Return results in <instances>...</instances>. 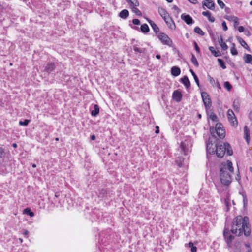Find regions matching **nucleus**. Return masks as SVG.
Here are the masks:
<instances>
[{
	"label": "nucleus",
	"mask_w": 252,
	"mask_h": 252,
	"mask_svg": "<svg viewBox=\"0 0 252 252\" xmlns=\"http://www.w3.org/2000/svg\"><path fill=\"white\" fill-rule=\"evenodd\" d=\"M231 232L236 236H240L243 233L248 237L250 235L251 230L247 217L238 216L233 220Z\"/></svg>",
	"instance_id": "obj_1"
},
{
	"label": "nucleus",
	"mask_w": 252,
	"mask_h": 252,
	"mask_svg": "<svg viewBox=\"0 0 252 252\" xmlns=\"http://www.w3.org/2000/svg\"><path fill=\"white\" fill-rule=\"evenodd\" d=\"M232 163L229 160L222 162L220 166V176L222 184L228 186L232 181L230 173L233 172Z\"/></svg>",
	"instance_id": "obj_2"
},
{
	"label": "nucleus",
	"mask_w": 252,
	"mask_h": 252,
	"mask_svg": "<svg viewBox=\"0 0 252 252\" xmlns=\"http://www.w3.org/2000/svg\"><path fill=\"white\" fill-rule=\"evenodd\" d=\"M215 147L216 155L219 158H222L225 152L228 156H231L233 154V151L228 143L226 142L220 145L217 144Z\"/></svg>",
	"instance_id": "obj_3"
},
{
	"label": "nucleus",
	"mask_w": 252,
	"mask_h": 252,
	"mask_svg": "<svg viewBox=\"0 0 252 252\" xmlns=\"http://www.w3.org/2000/svg\"><path fill=\"white\" fill-rule=\"evenodd\" d=\"M223 237L228 248H231L232 246V241L234 237L230 234L229 228L225 227L223 230Z\"/></svg>",
	"instance_id": "obj_4"
},
{
	"label": "nucleus",
	"mask_w": 252,
	"mask_h": 252,
	"mask_svg": "<svg viewBox=\"0 0 252 252\" xmlns=\"http://www.w3.org/2000/svg\"><path fill=\"white\" fill-rule=\"evenodd\" d=\"M192 146L191 140L188 138L184 141H182L180 144V148L184 152V155H186L190 151Z\"/></svg>",
	"instance_id": "obj_5"
},
{
	"label": "nucleus",
	"mask_w": 252,
	"mask_h": 252,
	"mask_svg": "<svg viewBox=\"0 0 252 252\" xmlns=\"http://www.w3.org/2000/svg\"><path fill=\"white\" fill-rule=\"evenodd\" d=\"M158 38L162 43L164 45H166L171 47L172 45V41L166 34L163 32H160L158 35Z\"/></svg>",
	"instance_id": "obj_6"
},
{
	"label": "nucleus",
	"mask_w": 252,
	"mask_h": 252,
	"mask_svg": "<svg viewBox=\"0 0 252 252\" xmlns=\"http://www.w3.org/2000/svg\"><path fill=\"white\" fill-rule=\"evenodd\" d=\"M201 97L206 109H209L211 107V101L209 95L206 92H202L201 94Z\"/></svg>",
	"instance_id": "obj_7"
},
{
	"label": "nucleus",
	"mask_w": 252,
	"mask_h": 252,
	"mask_svg": "<svg viewBox=\"0 0 252 252\" xmlns=\"http://www.w3.org/2000/svg\"><path fill=\"white\" fill-rule=\"evenodd\" d=\"M227 117L231 125L233 126H237L238 123L236 118L233 111L231 109H229L227 112Z\"/></svg>",
	"instance_id": "obj_8"
},
{
	"label": "nucleus",
	"mask_w": 252,
	"mask_h": 252,
	"mask_svg": "<svg viewBox=\"0 0 252 252\" xmlns=\"http://www.w3.org/2000/svg\"><path fill=\"white\" fill-rule=\"evenodd\" d=\"M221 124L217 123L216 127H217V134L221 139H223L225 137V131L221 127Z\"/></svg>",
	"instance_id": "obj_9"
},
{
	"label": "nucleus",
	"mask_w": 252,
	"mask_h": 252,
	"mask_svg": "<svg viewBox=\"0 0 252 252\" xmlns=\"http://www.w3.org/2000/svg\"><path fill=\"white\" fill-rule=\"evenodd\" d=\"M181 18L188 25H192L194 23L193 20L189 15L182 14L181 16Z\"/></svg>",
	"instance_id": "obj_10"
},
{
	"label": "nucleus",
	"mask_w": 252,
	"mask_h": 252,
	"mask_svg": "<svg viewBox=\"0 0 252 252\" xmlns=\"http://www.w3.org/2000/svg\"><path fill=\"white\" fill-rule=\"evenodd\" d=\"M203 8L205 9V6L210 10H213L215 8V3L212 0H205L202 2Z\"/></svg>",
	"instance_id": "obj_11"
},
{
	"label": "nucleus",
	"mask_w": 252,
	"mask_h": 252,
	"mask_svg": "<svg viewBox=\"0 0 252 252\" xmlns=\"http://www.w3.org/2000/svg\"><path fill=\"white\" fill-rule=\"evenodd\" d=\"M164 21L166 23L167 26L171 30H174L175 29V25L173 20L170 17H166L164 19Z\"/></svg>",
	"instance_id": "obj_12"
},
{
	"label": "nucleus",
	"mask_w": 252,
	"mask_h": 252,
	"mask_svg": "<svg viewBox=\"0 0 252 252\" xmlns=\"http://www.w3.org/2000/svg\"><path fill=\"white\" fill-rule=\"evenodd\" d=\"M173 99L176 102H179L182 97V94L178 91H175L172 94Z\"/></svg>",
	"instance_id": "obj_13"
},
{
	"label": "nucleus",
	"mask_w": 252,
	"mask_h": 252,
	"mask_svg": "<svg viewBox=\"0 0 252 252\" xmlns=\"http://www.w3.org/2000/svg\"><path fill=\"white\" fill-rule=\"evenodd\" d=\"M55 65L54 63H50L46 64L45 66L44 71L47 72L48 73L54 71L55 69Z\"/></svg>",
	"instance_id": "obj_14"
},
{
	"label": "nucleus",
	"mask_w": 252,
	"mask_h": 252,
	"mask_svg": "<svg viewBox=\"0 0 252 252\" xmlns=\"http://www.w3.org/2000/svg\"><path fill=\"white\" fill-rule=\"evenodd\" d=\"M213 146L212 143H210L209 140L208 142L206 143V150L207 153L210 154H214L216 153V150H214V148H212L211 147Z\"/></svg>",
	"instance_id": "obj_15"
},
{
	"label": "nucleus",
	"mask_w": 252,
	"mask_h": 252,
	"mask_svg": "<svg viewBox=\"0 0 252 252\" xmlns=\"http://www.w3.org/2000/svg\"><path fill=\"white\" fill-rule=\"evenodd\" d=\"M146 20L148 21V22L149 23V24L151 25V26L152 27L154 31L156 33L158 32L159 31V28L158 27V26L154 22H153L151 20H150L148 18H146Z\"/></svg>",
	"instance_id": "obj_16"
},
{
	"label": "nucleus",
	"mask_w": 252,
	"mask_h": 252,
	"mask_svg": "<svg viewBox=\"0 0 252 252\" xmlns=\"http://www.w3.org/2000/svg\"><path fill=\"white\" fill-rule=\"evenodd\" d=\"M158 13L159 15L163 18V19L169 16V15L167 12L166 10L162 7H160L158 8Z\"/></svg>",
	"instance_id": "obj_17"
},
{
	"label": "nucleus",
	"mask_w": 252,
	"mask_h": 252,
	"mask_svg": "<svg viewBox=\"0 0 252 252\" xmlns=\"http://www.w3.org/2000/svg\"><path fill=\"white\" fill-rule=\"evenodd\" d=\"M218 41L220 45L221 46L222 50L225 51L228 49V46L225 42H223V37L222 36H220V38H219Z\"/></svg>",
	"instance_id": "obj_18"
},
{
	"label": "nucleus",
	"mask_w": 252,
	"mask_h": 252,
	"mask_svg": "<svg viewBox=\"0 0 252 252\" xmlns=\"http://www.w3.org/2000/svg\"><path fill=\"white\" fill-rule=\"evenodd\" d=\"M171 74L174 76H178L181 73V70L179 67L173 66L171 68Z\"/></svg>",
	"instance_id": "obj_19"
},
{
	"label": "nucleus",
	"mask_w": 252,
	"mask_h": 252,
	"mask_svg": "<svg viewBox=\"0 0 252 252\" xmlns=\"http://www.w3.org/2000/svg\"><path fill=\"white\" fill-rule=\"evenodd\" d=\"M202 15L204 16L207 17L209 21L211 22H214L215 21V18L211 16V13L210 11H203L202 12Z\"/></svg>",
	"instance_id": "obj_20"
},
{
	"label": "nucleus",
	"mask_w": 252,
	"mask_h": 252,
	"mask_svg": "<svg viewBox=\"0 0 252 252\" xmlns=\"http://www.w3.org/2000/svg\"><path fill=\"white\" fill-rule=\"evenodd\" d=\"M128 2L130 8L134 7H138L139 3L137 0H126Z\"/></svg>",
	"instance_id": "obj_21"
},
{
	"label": "nucleus",
	"mask_w": 252,
	"mask_h": 252,
	"mask_svg": "<svg viewBox=\"0 0 252 252\" xmlns=\"http://www.w3.org/2000/svg\"><path fill=\"white\" fill-rule=\"evenodd\" d=\"M244 138L246 139L247 144H249V142H250V134H249V130L247 126H245L244 127Z\"/></svg>",
	"instance_id": "obj_22"
},
{
	"label": "nucleus",
	"mask_w": 252,
	"mask_h": 252,
	"mask_svg": "<svg viewBox=\"0 0 252 252\" xmlns=\"http://www.w3.org/2000/svg\"><path fill=\"white\" fill-rule=\"evenodd\" d=\"M119 15L121 18L126 19L129 16V12L126 9H124L120 12Z\"/></svg>",
	"instance_id": "obj_23"
},
{
	"label": "nucleus",
	"mask_w": 252,
	"mask_h": 252,
	"mask_svg": "<svg viewBox=\"0 0 252 252\" xmlns=\"http://www.w3.org/2000/svg\"><path fill=\"white\" fill-rule=\"evenodd\" d=\"M182 83L186 87V88H188L190 85V81L188 79V77L185 76L183 78L181 79Z\"/></svg>",
	"instance_id": "obj_24"
},
{
	"label": "nucleus",
	"mask_w": 252,
	"mask_h": 252,
	"mask_svg": "<svg viewBox=\"0 0 252 252\" xmlns=\"http://www.w3.org/2000/svg\"><path fill=\"white\" fill-rule=\"evenodd\" d=\"M209 49L211 53L215 57H219L220 56V53L219 51H216L214 47L210 46L209 47Z\"/></svg>",
	"instance_id": "obj_25"
},
{
	"label": "nucleus",
	"mask_w": 252,
	"mask_h": 252,
	"mask_svg": "<svg viewBox=\"0 0 252 252\" xmlns=\"http://www.w3.org/2000/svg\"><path fill=\"white\" fill-rule=\"evenodd\" d=\"M245 62L247 63H252V56L250 54H245L244 57Z\"/></svg>",
	"instance_id": "obj_26"
},
{
	"label": "nucleus",
	"mask_w": 252,
	"mask_h": 252,
	"mask_svg": "<svg viewBox=\"0 0 252 252\" xmlns=\"http://www.w3.org/2000/svg\"><path fill=\"white\" fill-rule=\"evenodd\" d=\"M99 107L97 105L95 104L94 106V109L92 111L91 115L93 116H96L97 115L99 114Z\"/></svg>",
	"instance_id": "obj_27"
},
{
	"label": "nucleus",
	"mask_w": 252,
	"mask_h": 252,
	"mask_svg": "<svg viewBox=\"0 0 252 252\" xmlns=\"http://www.w3.org/2000/svg\"><path fill=\"white\" fill-rule=\"evenodd\" d=\"M141 31L142 32L146 33L149 31V28L147 24H144L141 26Z\"/></svg>",
	"instance_id": "obj_28"
},
{
	"label": "nucleus",
	"mask_w": 252,
	"mask_h": 252,
	"mask_svg": "<svg viewBox=\"0 0 252 252\" xmlns=\"http://www.w3.org/2000/svg\"><path fill=\"white\" fill-rule=\"evenodd\" d=\"M233 109L236 111H239V108H240V103L239 102V101L238 100H235L234 101H233Z\"/></svg>",
	"instance_id": "obj_29"
},
{
	"label": "nucleus",
	"mask_w": 252,
	"mask_h": 252,
	"mask_svg": "<svg viewBox=\"0 0 252 252\" xmlns=\"http://www.w3.org/2000/svg\"><path fill=\"white\" fill-rule=\"evenodd\" d=\"M230 52L234 56H236L238 55V52L235 48V45L234 43L232 44V47L230 49Z\"/></svg>",
	"instance_id": "obj_30"
},
{
	"label": "nucleus",
	"mask_w": 252,
	"mask_h": 252,
	"mask_svg": "<svg viewBox=\"0 0 252 252\" xmlns=\"http://www.w3.org/2000/svg\"><path fill=\"white\" fill-rule=\"evenodd\" d=\"M190 72L191 73V74L194 78V79L196 83L197 84V86L198 87H199L200 86L199 81V79H198L197 75H196V74L194 73V72L192 69H190Z\"/></svg>",
	"instance_id": "obj_31"
},
{
	"label": "nucleus",
	"mask_w": 252,
	"mask_h": 252,
	"mask_svg": "<svg viewBox=\"0 0 252 252\" xmlns=\"http://www.w3.org/2000/svg\"><path fill=\"white\" fill-rule=\"evenodd\" d=\"M194 31L195 33H198V34L203 36L204 35V32L198 27H195L194 29Z\"/></svg>",
	"instance_id": "obj_32"
},
{
	"label": "nucleus",
	"mask_w": 252,
	"mask_h": 252,
	"mask_svg": "<svg viewBox=\"0 0 252 252\" xmlns=\"http://www.w3.org/2000/svg\"><path fill=\"white\" fill-rule=\"evenodd\" d=\"M191 61V62L196 67H198L199 66V64H198V63L197 62V60L196 58H195V56L193 54H192Z\"/></svg>",
	"instance_id": "obj_33"
},
{
	"label": "nucleus",
	"mask_w": 252,
	"mask_h": 252,
	"mask_svg": "<svg viewBox=\"0 0 252 252\" xmlns=\"http://www.w3.org/2000/svg\"><path fill=\"white\" fill-rule=\"evenodd\" d=\"M131 9L132 12L135 13L137 16H142L141 12L138 8H137V7H132Z\"/></svg>",
	"instance_id": "obj_34"
},
{
	"label": "nucleus",
	"mask_w": 252,
	"mask_h": 252,
	"mask_svg": "<svg viewBox=\"0 0 252 252\" xmlns=\"http://www.w3.org/2000/svg\"><path fill=\"white\" fill-rule=\"evenodd\" d=\"M24 213L26 214L29 215L31 217H33L34 215V214L33 212L31 211V209L29 208H27L24 210Z\"/></svg>",
	"instance_id": "obj_35"
},
{
	"label": "nucleus",
	"mask_w": 252,
	"mask_h": 252,
	"mask_svg": "<svg viewBox=\"0 0 252 252\" xmlns=\"http://www.w3.org/2000/svg\"><path fill=\"white\" fill-rule=\"evenodd\" d=\"M217 60H218V62L220 65L222 67V69H225L226 68V66L225 64V63L222 60L219 58V59H218Z\"/></svg>",
	"instance_id": "obj_36"
},
{
	"label": "nucleus",
	"mask_w": 252,
	"mask_h": 252,
	"mask_svg": "<svg viewBox=\"0 0 252 252\" xmlns=\"http://www.w3.org/2000/svg\"><path fill=\"white\" fill-rule=\"evenodd\" d=\"M239 41L241 45L246 49L248 48V46L246 42L241 38H238Z\"/></svg>",
	"instance_id": "obj_37"
},
{
	"label": "nucleus",
	"mask_w": 252,
	"mask_h": 252,
	"mask_svg": "<svg viewBox=\"0 0 252 252\" xmlns=\"http://www.w3.org/2000/svg\"><path fill=\"white\" fill-rule=\"evenodd\" d=\"M217 127H216V126H215V127H210V132L212 136H215V134H217Z\"/></svg>",
	"instance_id": "obj_38"
},
{
	"label": "nucleus",
	"mask_w": 252,
	"mask_h": 252,
	"mask_svg": "<svg viewBox=\"0 0 252 252\" xmlns=\"http://www.w3.org/2000/svg\"><path fill=\"white\" fill-rule=\"evenodd\" d=\"M224 86L225 88H226L228 91H230L232 88V85L228 81L224 82Z\"/></svg>",
	"instance_id": "obj_39"
},
{
	"label": "nucleus",
	"mask_w": 252,
	"mask_h": 252,
	"mask_svg": "<svg viewBox=\"0 0 252 252\" xmlns=\"http://www.w3.org/2000/svg\"><path fill=\"white\" fill-rule=\"evenodd\" d=\"M30 121L29 120H24V121H20L19 123V125L20 126H27L29 123H30Z\"/></svg>",
	"instance_id": "obj_40"
},
{
	"label": "nucleus",
	"mask_w": 252,
	"mask_h": 252,
	"mask_svg": "<svg viewBox=\"0 0 252 252\" xmlns=\"http://www.w3.org/2000/svg\"><path fill=\"white\" fill-rule=\"evenodd\" d=\"M209 118L214 122H217L218 121V118L217 116L214 114L213 113H211L209 116Z\"/></svg>",
	"instance_id": "obj_41"
},
{
	"label": "nucleus",
	"mask_w": 252,
	"mask_h": 252,
	"mask_svg": "<svg viewBox=\"0 0 252 252\" xmlns=\"http://www.w3.org/2000/svg\"><path fill=\"white\" fill-rule=\"evenodd\" d=\"M133 50L135 52L140 53H143L144 51V49L143 48H138L136 46H134Z\"/></svg>",
	"instance_id": "obj_42"
},
{
	"label": "nucleus",
	"mask_w": 252,
	"mask_h": 252,
	"mask_svg": "<svg viewBox=\"0 0 252 252\" xmlns=\"http://www.w3.org/2000/svg\"><path fill=\"white\" fill-rule=\"evenodd\" d=\"M245 247L246 249L245 252H252L251 248L249 244L245 243Z\"/></svg>",
	"instance_id": "obj_43"
},
{
	"label": "nucleus",
	"mask_w": 252,
	"mask_h": 252,
	"mask_svg": "<svg viewBox=\"0 0 252 252\" xmlns=\"http://www.w3.org/2000/svg\"><path fill=\"white\" fill-rule=\"evenodd\" d=\"M217 2L219 6L221 8H223L225 6V4L221 0H217Z\"/></svg>",
	"instance_id": "obj_44"
},
{
	"label": "nucleus",
	"mask_w": 252,
	"mask_h": 252,
	"mask_svg": "<svg viewBox=\"0 0 252 252\" xmlns=\"http://www.w3.org/2000/svg\"><path fill=\"white\" fill-rule=\"evenodd\" d=\"M132 23H133V24L134 25H140V21L139 19H134L133 20H132Z\"/></svg>",
	"instance_id": "obj_45"
},
{
	"label": "nucleus",
	"mask_w": 252,
	"mask_h": 252,
	"mask_svg": "<svg viewBox=\"0 0 252 252\" xmlns=\"http://www.w3.org/2000/svg\"><path fill=\"white\" fill-rule=\"evenodd\" d=\"M222 28H223V30L224 31H226L228 29V28L226 26V22L225 21H223L222 23Z\"/></svg>",
	"instance_id": "obj_46"
},
{
	"label": "nucleus",
	"mask_w": 252,
	"mask_h": 252,
	"mask_svg": "<svg viewBox=\"0 0 252 252\" xmlns=\"http://www.w3.org/2000/svg\"><path fill=\"white\" fill-rule=\"evenodd\" d=\"M105 194H106V190L104 189H102L101 190V192L100 193V196L101 197L104 196Z\"/></svg>",
	"instance_id": "obj_47"
},
{
	"label": "nucleus",
	"mask_w": 252,
	"mask_h": 252,
	"mask_svg": "<svg viewBox=\"0 0 252 252\" xmlns=\"http://www.w3.org/2000/svg\"><path fill=\"white\" fill-rule=\"evenodd\" d=\"M194 47H195V50L198 52V53H199L200 52V50H199V48L198 47V46L197 45V43L196 42H194Z\"/></svg>",
	"instance_id": "obj_48"
},
{
	"label": "nucleus",
	"mask_w": 252,
	"mask_h": 252,
	"mask_svg": "<svg viewBox=\"0 0 252 252\" xmlns=\"http://www.w3.org/2000/svg\"><path fill=\"white\" fill-rule=\"evenodd\" d=\"M4 153V152L3 149L2 147H0V158L2 157Z\"/></svg>",
	"instance_id": "obj_49"
},
{
	"label": "nucleus",
	"mask_w": 252,
	"mask_h": 252,
	"mask_svg": "<svg viewBox=\"0 0 252 252\" xmlns=\"http://www.w3.org/2000/svg\"><path fill=\"white\" fill-rule=\"evenodd\" d=\"M245 28L243 26H239L238 27V31L240 32H244Z\"/></svg>",
	"instance_id": "obj_50"
},
{
	"label": "nucleus",
	"mask_w": 252,
	"mask_h": 252,
	"mask_svg": "<svg viewBox=\"0 0 252 252\" xmlns=\"http://www.w3.org/2000/svg\"><path fill=\"white\" fill-rule=\"evenodd\" d=\"M197 251V248L196 246H193L191 248V252H196Z\"/></svg>",
	"instance_id": "obj_51"
},
{
	"label": "nucleus",
	"mask_w": 252,
	"mask_h": 252,
	"mask_svg": "<svg viewBox=\"0 0 252 252\" xmlns=\"http://www.w3.org/2000/svg\"><path fill=\"white\" fill-rule=\"evenodd\" d=\"M190 2H191L193 4H196L198 3V1L197 0H188Z\"/></svg>",
	"instance_id": "obj_52"
},
{
	"label": "nucleus",
	"mask_w": 252,
	"mask_h": 252,
	"mask_svg": "<svg viewBox=\"0 0 252 252\" xmlns=\"http://www.w3.org/2000/svg\"><path fill=\"white\" fill-rule=\"evenodd\" d=\"M231 19L234 21H235V22H237V21H238V19L237 17L236 16H233L231 17Z\"/></svg>",
	"instance_id": "obj_53"
},
{
	"label": "nucleus",
	"mask_w": 252,
	"mask_h": 252,
	"mask_svg": "<svg viewBox=\"0 0 252 252\" xmlns=\"http://www.w3.org/2000/svg\"><path fill=\"white\" fill-rule=\"evenodd\" d=\"M156 133H158L159 132V127L158 126H156Z\"/></svg>",
	"instance_id": "obj_54"
},
{
	"label": "nucleus",
	"mask_w": 252,
	"mask_h": 252,
	"mask_svg": "<svg viewBox=\"0 0 252 252\" xmlns=\"http://www.w3.org/2000/svg\"><path fill=\"white\" fill-rule=\"evenodd\" d=\"M245 34L247 36H250L251 35V33L249 31H246L245 32Z\"/></svg>",
	"instance_id": "obj_55"
},
{
	"label": "nucleus",
	"mask_w": 252,
	"mask_h": 252,
	"mask_svg": "<svg viewBox=\"0 0 252 252\" xmlns=\"http://www.w3.org/2000/svg\"><path fill=\"white\" fill-rule=\"evenodd\" d=\"M91 140H94L95 139V136L94 135H92L91 136Z\"/></svg>",
	"instance_id": "obj_56"
},
{
	"label": "nucleus",
	"mask_w": 252,
	"mask_h": 252,
	"mask_svg": "<svg viewBox=\"0 0 252 252\" xmlns=\"http://www.w3.org/2000/svg\"><path fill=\"white\" fill-rule=\"evenodd\" d=\"M193 246H194V245H193V244L192 242H189V248H191L192 247H193Z\"/></svg>",
	"instance_id": "obj_57"
},
{
	"label": "nucleus",
	"mask_w": 252,
	"mask_h": 252,
	"mask_svg": "<svg viewBox=\"0 0 252 252\" xmlns=\"http://www.w3.org/2000/svg\"><path fill=\"white\" fill-rule=\"evenodd\" d=\"M225 205L227 207V211L228 210V202L226 200H225Z\"/></svg>",
	"instance_id": "obj_58"
},
{
	"label": "nucleus",
	"mask_w": 252,
	"mask_h": 252,
	"mask_svg": "<svg viewBox=\"0 0 252 252\" xmlns=\"http://www.w3.org/2000/svg\"><path fill=\"white\" fill-rule=\"evenodd\" d=\"M156 57L158 59H160L161 58L160 55L158 54L156 56Z\"/></svg>",
	"instance_id": "obj_59"
},
{
	"label": "nucleus",
	"mask_w": 252,
	"mask_h": 252,
	"mask_svg": "<svg viewBox=\"0 0 252 252\" xmlns=\"http://www.w3.org/2000/svg\"><path fill=\"white\" fill-rule=\"evenodd\" d=\"M12 146L14 147V148H16L17 147V145L16 143H13L12 144Z\"/></svg>",
	"instance_id": "obj_60"
},
{
	"label": "nucleus",
	"mask_w": 252,
	"mask_h": 252,
	"mask_svg": "<svg viewBox=\"0 0 252 252\" xmlns=\"http://www.w3.org/2000/svg\"><path fill=\"white\" fill-rule=\"evenodd\" d=\"M28 231L27 230H25V231H24V235H27V234H28Z\"/></svg>",
	"instance_id": "obj_61"
},
{
	"label": "nucleus",
	"mask_w": 252,
	"mask_h": 252,
	"mask_svg": "<svg viewBox=\"0 0 252 252\" xmlns=\"http://www.w3.org/2000/svg\"><path fill=\"white\" fill-rule=\"evenodd\" d=\"M168 3H171L173 2V0H166Z\"/></svg>",
	"instance_id": "obj_62"
},
{
	"label": "nucleus",
	"mask_w": 252,
	"mask_h": 252,
	"mask_svg": "<svg viewBox=\"0 0 252 252\" xmlns=\"http://www.w3.org/2000/svg\"><path fill=\"white\" fill-rule=\"evenodd\" d=\"M198 117L199 119H200L201 118V115L200 114H198Z\"/></svg>",
	"instance_id": "obj_63"
},
{
	"label": "nucleus",
	"mask_w": 252,
	"mask_h": 252,
	"mask_svg": "<svg viewBox=\"0 0 252 252\" xmlns=\"http://www.w3.org/2000/svg\"><path fill=\"white\" fill-rule=\"evenodd\" d=\"M250 5L252 6V0L250 2Z\"/></svg>",
	"instance_id": "obj_64"
}]
</instances>
